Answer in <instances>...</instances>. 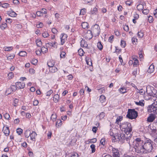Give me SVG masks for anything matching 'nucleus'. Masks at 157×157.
<instances>
[{
    "mask_svg": "<svg viewBox=\"0 0 157 157\" xmlns=\"http://www.w3.org/2000/svg\"><path fill=\"white\" fill-rule=\"evenodd\" d=\"M121 127L124 129V133H121L117 136H114L115 139L117 138L119 141L124 143L126 141L130 146L131 142L134 141L133 138L132 137V128L130 123L128 122H124L121 125Z\"/></svg>",
    "mask_w": 157,
    "mask_h": 157,
    "instance_id": "1",
    "label": "nucleus"
},
{
    "mask_svg": "<svg viewBox=\"0 0 157 157\" xmlns=\"http://www.w3.org/2000/svg\"><path fill=\"white\" fill-rule=\"evenodd\" d=\"M153 142L149 140L146 141L144 144L139 146L137 144V153L141 154H146L151 152L153 148L152 143Z\"/></svg>",
    "mask_w": 157,
    "mask_h": 157,
    "instance_id": "2",
    "label": "nucleus"
},
{
    "mask_svg": "<svg viewBox=\"0 0 157 157\" xmlns=\"http://www.w3.org/2000/svg\"><path fill=\"white\" fill-rule=\"evenodd\" d=\"M126 116L131 119H135L138 116V113L135 109H129Z\"/></svg>",
    "mask_w": 157,
    "mask_h": 157,
    "instance_id": "3",
    "label": "nucleus"
},
{
    "mask_svg": "<svg viewBox=\"0 0 157 157\" xmlns=\"http://www.w3.org/2000/svg\"><path fill=\"white\" fill-rule=\"evenodd\" d=\"M146 92L147 94L151 97H157V90L152 87L147 88Z\"/></svg>",
    "mask_w": 157,
    "mask_h": 157,
    "instance_id": "4",
    "label": "nucleus"
},
{
    "mask_svg": "<svg viewBox=\"0 0 157 157\" xmlns=\"http://www.w3.org/2000/svg\"><path fill=\"white\" fill-rule=\"evenodd\" d=\"M100 27L98 25L95 24L91 28V35H94L95 36H98L100 34Z\"/></svg>",
    "mask_w": 157,
    "mask_h": 157,
    "instance_id": "5",
    "label": "nucleus"
},
{
    "mask_svg": "<svg viewBox=\"0 0 157 157\" xmlns=\"http://www.w3.org/2000/svg\"><path fill=\"white\" fill-rule=\"evenodd\" d=\"M147 108V111L149 113L153 112V114L157 115V109L156 108L153 104L149 105Z\"/></svg>",
    "mask_w": 157,
    "mask_h": 157,
    "instance_id": "6",
    "label": "nucleus"
},
{
    "mask_svg": "<svg viewBox=\"0 0 157 157\" xmlns=\"http://www.w3.org/2000/svg\"><path fill=\"white\" fill-rule=\"evenodd\" d=\"M136 144L134 146V148L136 152H137V144L138 146H140L142 145L143 141L141 140L140 138H137L136 139Z\"/></svg>",
    "mask_w": 157,
    "mask_h": 157,
    "instance_id": "7",
    "label": "nucleus"
},
{
    "mask_svg": "<svg viewBox=\"0 0 157 157\" xmlns=\"http://www.w3.org/2000/svg\"><path fill=\"white\" fill-rule=\"evenodd\" d=\"M155 117V114L153 113H151L150 116L148 117L147 121L148 122H151L154 121Z\"/></svg>",
    "mask_w": 157,
    "mask_h": 157,
    "instance_id": "8",
    "label": "nucleus"
},
{
    "mask_svg": "<svg viewBox=\"0 0 157 157\" xmlns=\"http://www.w3.org/2000/svg\"><path fill=\"white\" fill-rule=\"evenodd\" d=\"M16 85L18 89H23L25 86V84L24 82H17Z\"/></svg>",
    "mask_w": 157,
    "mask_h": 157,
    "instance_id": "9",
    "label": "nucleus"
},
{
    "mask_svg": "<svg viewBox=\"0 0 157 157\" xmlns=\"http://www.w3.org/2000/svg\"><path fill=\"white\" fill-rule=\"evenodd\" d=\"M37 135L36 133L34 131H33L31 133L30 136V139L33 141L35 142L36 141L35 137L37 136Z\"/></svg>",
    "mask_w": 157,
    "mask_h": 157,
    "instance_id": "10",
    "label": "nucleus"
},
{
    "mask_svg": "<svg viewBox=\"0 0 157 157\" xmlns=\"http://www.w3.org/2000/svg\"><path fill=\"white\" fill-rule=\"evenodd\" d=\"M57 43L56 42H52L48 43L46 44V46L47 47L48 46L49 47V46H51L54 48H57Z\"/></svg>",
    "mask_w": 157,
    "mask_h": 157,
    "instance_id": "11",
    "label": "nucleus"
},
{
    "mask_svg": "<svg viewBox=\"0 0 157 157\" xmlns=\"http://www.w3.org/2000/svg\"><path fill=\"white\" fill-rule=\"evenodd\" d=\"M3 131L6 136H8L10 133L9 128L7 127H4L3 128Z\"/></svg>",
    "mask_w": 157,
    "mask_h": 157,
    "instance_id": "12",
    "label": "nucleus"
},
{
    "mask_svg": "<svg viewBox=\"0 0 157 157\" xmlns=\"http://www.w3.org/2000/svg\"><path fill=\"white\" fill-rule=\"evenodd\" d=\"M67 35L63 34L62 35V37L61 38V43L62 45H63L65 41L67 40Z\"/></svg>",
    "mask_w": 157,
    "mask_h": 157,
    "instance_id": "13",
    "label": "nucleus"
},
{
    "mask_svg": "<svg viewBox=\"0 0 157 157\" xmlns=\"http://www.w3.org/2000/svg\"><path fill=\"white\" fill-rule=\"evenodd\" d=\"M80 45L82 47H86V48L88 45L84 40L82 39V40L80 42Z\"/></svg>",
    "mask_w": 157,
    "mask_h": 157,
    "instance_id": "14",
    "label": "nucleus"
},
{
    "mask_svg": "<svg viewBox=\"0 0 157 157\" xmlns=\"http://www.w3.org/2000/svg\"><path fill=\"white\" fill-rule=\"evenodd\" d=\"M144 4H145V3H143L142 4H140L137 5V8L138 10L141 11L143 10L144 8Z\"/></svg>",
    "mask_w": 157,
    "mask_h": 157,
    "instance_id": "15",
    "label": "nucleus"
},
{
    "mask_svg": "<svg viewBox=\"0 0 157 157\" xmlns=\"http://www.w3.org/2000/svg\"><path fill=\"white\" fill-rule=\"evenodd\" d=\"M49 71L52 73H54L58 71L57 68L55 66L49 68Z\"/></svg>",
    "mask_w": 157,
    "mask_h": 157,
    "instance_id": "16",
    "label": "nucleus"
},
{
    "mask_svg": "<svg viewBox=\"0 0 157 157\" xmlns=\"http://www.w3.org/2000/svg\"><path fill=\"white\" fill-rule=\"evenodd\" d=\"M144 100H141L139 102L135 101V103L137 105L143 106L144 105Z\"/></svg>",
    "mask_w": 157,
    "mask_h": 157,
    "instance_id": "17",
    "label": "nucleus"
},
{
    "mask_svg": "<svg viewBox=\"0 0 157 157\" xmlns=\"http://www.w3.org/2000/svg\"><path fill=\"white\" fill-rule=\"evenodd\" d=\"M154 65H153L152 64H151V65L148 68V69L147 70V71L148 73H152L153 71H154Z\"/></svg>",
    "mask_w": 157,
    "mask_h": 157,
    "instance_id": "18",
    "label": "nucleus"
},
{
    "mask_svg": "<svg viewBox=\"0 0 157 157\" xmlns=\"http://www.w3.org/2000/svg\"><path fill=\"white\" fill-rule=\"evenodd\" d=\"M17 88L16 86L15 85H11L10 87L8 89V91L9 90H11L12 91H15L16 89Z\"/></svg>",
    "mask_w": 157,
    "mask_h": 157,
    "instance_id": "19",
    "label": "nucleus"
},
{
    "mask_svg": "<svg viewBox=\"0 0 157 157\" xmlns=\"http://www.w3.org/2000/svg\"><path fill=\"white\" fill-rule=\"evenodd\" d=\"M59 96L58 94H55L53 97V100L55 102H57L59 100Z\"/></svg>",
    "mask_w": 157,
    "mask_h": 157,
    "instance_id": "20",
    "label": "nucleus"
},
{
    "mask_svg": "<svg viewBox=\"0 0 157 157\" xmlns=\"http://www.w3.org/2000/svg\"><path fill=\"white\" fill-rule=\"evenodd\" d=\"M31 133V132L30 130H26L25 132V137L26 138H28L30 136Z\"/></svg>",
    "mask_w": 157,
    "mask_h": 157,
    "instance_id": "21",
    "label": "nucleus"
},
{
    "mask_svg": "<svg viewBox=\"0 0 157 157\" xmlns=\"http://www.w3.org/2000/svg\"><path fill=\"white\" fill-rule=\"evenodd\" d=\"M89 26L87 22H83L82 23V28L84 29H86L88 28Z\"/></svg>",
    "mask_w": 157,
    "mask_h": 157,
    "instance_id": "22",
    "label": "nucleus"
},
{
    "mask_svg": "<svg viewBox=\"0 0 157 157\" xmlns=\"http://www.w3.org/2000/svg\"><path fill=\"white\" fill-rule=\"evenodd\" d=\"M100 100L101 103L104 102L106 100L105 97L103 95H101L100 98Z\"/></svg>",
    "mask_w": 157,
    "mask_h": 157,
    "instance_id": "23",
    "label": "nucleus"
},
{
    "mask_svg": "<svg viewBox=\"0 0 157 157\" xmlns=\"http://www.w3.org/2000/svg\"><path fill=\"white\" fill-rule=\"evenodd\" d=\"M51 119L52 120L53 122L55 121L57 118V116L56 114H52L51 117Z\"/></svg>",
    "mask_w": 157,
    "mask_h": 157,
    "instance_id": "24",
    "label": "nucleus"
},
{
    "mask_svg": "<svg viewBox=\"0 0 157 157\" xmlns=\"http://www.w3.org/2000/svg\"><path fill=\"white\" fill-rule=\"evenodd\" d=\"M112 147V151L113 152V154H117L119 153V151L118 149L114 147Z\"/></svg>",
    "mask_w": 157,
    "mask_h": 157,
    "instance_id": "25",
    "label": "nucleus"
},
{
    "mask_svg": "<svg viewBox=\"0 0 157 157\" xmlns=\"http://www.w3.org/2000/svg\"><path fill=\"white\" fill-rule=\"evenodd\" d=\"M62 124V121L60 120H58L56 122V126L57 127L58 126H59L61 125Z\"/></svg>",
    "mask_w": 157,
    "mask_h": 157,
    "instance_id": "26",
    "label": "nucleus"
},
{
    "mask_svg": "<svg viewBox=\"0 0 157 157\" xmlns=\"http://www.w3.org/2000/svg\"><path fill=\"white\" fill-rule=\"evenodd\" d=\"M36 44L38 47H40L42 45V42L40 40H38L36 41Z\"/></svg>",
    "mask_w": 157,
    "mask_h": 157,
    "instance_id": "27",
    "label": "nucleus"
},
{
    "mask_svg": "<svg viewBox=\"0 0 157 157\" xmlns=\"http://www.w3.org/2000/svg\"><path fill=\"white\" fill-rule=\"evenodd\" d=\"M90 148L91 149L92 153H93L95 151V146L94 144H92L90 146Z\"/></svg>",
    "mask_w": 157,
    "mask_h": 157,
    "instance_id": "28",
    "label": "nucleus"
},
{
    "mask_svg": "<svg viewBox=\"0 0 157 157\" xmlns=\"http://www.w3.org/2000/svg\"><path fill=\"white\" fill-rule=\"evenodd\" d=\"M26 52L24 51H21L19 53V55L21 56H24L26 55Z\"/></svg>",
    "mask_w": 157,
    "mask_h": 157,
    "instance_id": "29",
    "label": "nucleus"
},
{
    "mask_svg": "<svg viewBox=\"0 0 157 157\" xmlns=\"http://www.w3.org/2000/svg\"><path fill=\"white\" fill-rule=\"evenodd\" d=\"M97 47L100 50H101L103 48V46L101 42H98L97 44Z\"/></svg>",
    "mask_w": 157,
    "mask_h": 157,
    "instance_id": "30",
    "label": "nucleus"
},
{
    "mask_svg": "<svg viewBox=\"0 0 157 157\" xmlns=\"http://www.w3.org/2000/svg\"><path fill=\"white\" fill-rule=\"evenodd\" d=\"M123 117L121 116H120L117 117L116 120V123L118 124L119 121H121L122 120Z\"/></svg>",
    "mask_w": 157,
    "mask_h": 157,
    "instance_id": "31",
    "label": "nucleus"
},
{
    "mask_svg": "<svg viewBox=\"0 0 157 157\" xmlns=\"http://www.w3.org/2000/svg\"><path fill=\"white\" fill-rule=\"evenodd\" d=\"M47 64L48 66L50 67H53L54 65V64L53 63V62L52 61H50L48 62L47 63Z\"/></svg>",
    "mask_w": 157,
    "mask_h": 157,
    "instance_id": "32",
    "label": "nucleus"
},
{
    "mask_svg": "<svg viewBox=\"0 0 157 157\" xmlns=\"http://www.w3.org/2000/svg\"><path fill=\"white\" fill-rule=\"evenodd\" d=\"M41 51L42 53H44L47 52L48 49L44 47H42L41 49Z\"/></svg>",
    "mask_w": 157,
    "mask_h": 157,
    "instance_id": "33",
    "label": "nucleus"
},
{
    "mask_svg": "<svg viewBox=\"0 0 157 157\" xmlns=\"http://www.w3.org/2000/svg\"><path fill=\"white\" fill-rule=\"evenodd\" d=\"M16 132L19 135H21L23 132V130L20 128H18L17 129Z\"/></svg>",
    "mask_w": 157,
    "mask_h": 157,
    "instance_id": "34",
    "label": "nucleus"
},
{
    "mask_svg": "<svg viewBox=\"0 0 157 157\" xmlns=\"http://www.w3.org/2000/svg\"><path fill=\"white\" fill-rule=\"evenodd\" d=\"M86 12V10L85 9L83 8L81 9L80 10V14L84 15Z\"/></svg>",
    "mask_w": 157,
    "mask_h": 157,
    "instance_id": "35",
    "label": "nucleus"
},
{
    "mask_svg": "<svg viewBox=\"0 0 157 157\" xmlns=\"http://www.w3.org/2000/svg\"><path fill=\"white\" fill-rule=\"evenodd\" d=\"M66 53L64 52H61L60 54V57L61 58H64L65 57Z\"/></svg>",
    "mask_w": 157,
    "mask_h": 157,
    "instance_id": "36",
    "label": "nucleus"
},
{
    "mask_svg": "<svg viewBox=\"0 0 157 157\" xmlns=\"http://www.w3.org/2000/svg\"><path fill=\"white\" fill-rule=\"evenodd\" d=\"M105 116V113L104 112H101L100 113L99 115L100 119H102Z\"/></svg>",
    "mask_w": 157,
    "mask_h": 157,
    "instance_id": "37",
    "label": "nucleus"
},
{
    "mask_svg": "<svg viewBox=\"0 0 157 157\" xmlns=\"http://www.w3.org/2000/svg\"><path fill=\"white\" fill-rule=\"evenodd\" d=\"M120 92L124 94L126 92V89L124 88H121V89H119Z\"/></svg>",
    "mask_w": 157,
    "mask_h": 157,
    "instance_id": "38",
    "label": "nucleus"
},
{
    "mask_svg": "<svg viewBox=\"0 0 157 157\" xmlns=\"http://www.w3.org/2000/svg\"><path fill=\"white\" fill-rule=\"evenodd\" d=\"M17 15V14L14 11H12L9 13V15L12 17H15Z\"/></svg>",
    "mask_w": 157,
    "mask_h": 157,
    "instance_id": "39",
    "label": "nucleus"
},
{
    "mask_svg": "<svg viewBox=\"0 0 157 157\" xmlns=\"http://www.w3.org/2000/svg\"><path fill=\"white\" fill-rule=\"evenodd\" d=\"M42 36L44 38H47L49 36V35L47 32H44L42 33Z\"/></svg>",
    "mask_w": 157,
    "mask_h": 157,
    "instance_id": "40",
    "label": "nucleus"
},
{
    "mask_svg": "<svg viewBox=\"0 0 157 157\" xmlns=\"http://www.w3.org/2000/svg\"><path fill=\"white\" fill-rule=\"evenodd\" d=\"M106 141L105 138H102L100 141V143L101 144L104 145L105 144Z\"/></svg>",
    "mask_w": 157,
    "mask_h": 157,
    "instance_id": "41",
    "label": "nucleus"
},
{
    "mask_svg": "<svg viewBox=\"0 0 157 157\" xmlns=\"http://www.w3.org/2000/svg\"><path fill=\"white\" fill-rule=\"evenodd\" d=\"M125 41L123 40H121V45L122 48H124L125 46Z\"/></svg>",
    "mask_w": 157,
    "mask_h": 157,
    "instance_id": "42",
    "label": "nucleus"
},
{
    "mask_svg": "<svg viewBox=\"0 0 157 157\" xmlns=\"http://www.w3.org/2000/svg\"><path fill=\"white\" fill-rule=\"evenodd\" d=\"M139 61L138 60L135 59L134 60V62L133 64V66L134 67H136L137 65L138 64Z\"/></svg>",
    "mask_w": 157,
    "mask_h": 157,
    "instance_id": "43",
    "label": "nucleus"
},
{
    "mask_svg": "<svg viewBox=\"0 0 157 157\" xmlns=\"http://www.w3.org/2000/svg\"><path fill=\"white\" fill-rule=\"evenodd\" d=\"M138 36L140 38H142L144 36L143 33L141 32H139L138 33Z\"/></svg>",
    "mask_w": 157,
    "mask_h": 157,
    "instance_id": "44",
    "label": "nucleus"
},
{
    "mask_svg": "<svg viewBox=\"0 0 157 157\" xmlns=\"http://www.w3.org/2000/svg\"><path fill=\"white\" fill-rule=\"evenodd\" d=\"M4 117L6 119H7L8 120H9L10 119V115L7 113H6L4 115Z\"/></svg>",
    "mask_w": 157,
    "mask_h": 157,
    "instance_id": "45",
    "label": "nucleus"
},
{
    "mask_svg": "<svg viewBox=\"0 0 157 157\" xmlns=\"http://www.w3.org/2000/svg\"><path fill=\"white\" fill-rule=\"evenodd\" d=\"M13 76V72H10L8 74V78H11Z\"/></svg>",
    "mask_w": 157,
    "mask_h": 157,
    "instance_id": "46",
    "label": "nucleus"
},
{
    "mask_svg": "<svg viewBox=\"0 0 157 157\" xmlns=\"http://www.w3.org/2000/svg\"><path fill=\"white\" fill-rule=\"evenodd\" d=\"M53 93V91L50 90L49 91H48L46 93V96H50V95Z\"/></svg>",
    "mask_w": 157,
    "mask_h": 157,
    "instance_id": "47",
    "label": "nucleus"
},
{
    "mask_svg": "<svg viewBox=\"0 0 157 157\" xmlns=\"http://www.w3.org/2000/svg\"><path fill=\"white\" fill-rule=\"evenodd\" d=\"M97 9L96 7L94 8L92 10H91V13L92 14H94L96 12H97Z\"/></svg>",
    "mask_w": 157,
    "mask_h": 157,
    "instance_id": "48",
    "label": "nucleus"
},
{
    "mask_svg": "<svg viewBox=\"0 0 157 157\" xmlns=\"http://www.w3.org/2000/svg\"><path fill=\"white\" fill-rule=\"evenodd\" d=\"M139 92L141 95H143L144 94H145V91L143 89L140 90Z\"/></svg>",
    "mask_w": 157,
    "mask_h": 157,
    "instance_id": "49",
    "label": "nucleus"
},
{
    "mask_svg": "<svg viewBox=\"0 0 157 157\" xmlns=\"http://www.w3.org/2000/svg\"><path fill=\"white\" fill-rule=\"evenodd\" d=\"M89 60V59H87V58H86V63L88 65H89L90 66L92 64V63L91 61H88Z\"/></svg>",
    "mask_w": 157,
    "mask_h": 157,
    "instance_id": "50",
    "label": "nucleus"
},
{
    "mask_svg": "<svg viewBox=\"0 0 157 157\" xmlns=\"http://www.w3.org/2000/svg\"><path fill=\"white\" fill-rule=\"evenodd\" d=\"M149 12V10L148 9H144L143 11V13L144 14H147Z\"/></svg>",
    "mask_w": 157,
    "mask_h": 157,
    "instance_id": "51",
    "label": "nucleus"
},
{
    "mask_svg": "<svg viewBox=\"0 0 157 157\" xmlns=\"http://www.w3.org/2000/svg\"><path fill=\"white\" fill-rule=\"evenodd\" d=\"M39 103V101L37 100H35L33 101V105L34 106H36Z\"/></svg>",
    "mask_w": 157,
    "mask_h": 157,
    "instance_id": "52",
    "label": "nucleus"
},
{
    "mask_svg": "<svg viewBox=\"0 0 157 157\" xmlns=\"http://www.w3.org/2000/svg\"><path fill=\"white\" fill-rule=\"evenodd\" d=\"M7 27V25L6 23L3 24L1 26V28L2 29H5Z\"/></svg>",
    "mask_w": 157,
    "mask_h": 157,
    "instance_id": "53",
    "label": "nucleus"
},
{
    "mask_svg": "<svg viewBox=\"0 0 157 157\" xmlns=\"http://www.w3.org/2000/svg\"><path fill=\"white\" fill-rule=\"evenodd\" d=\"M152 128H154L157 130V123H155L153 124V126L152 127Z\"/></svg>",
    "mask_w": 157,
    "mask_h": 157,
    "instance_id": "54",
    "label": "nucleus"
},
{
    "mask_svg": "<svg viewBox=\"0 0 157 157\" xmlns=\"http://www.w3.org/2000/svg\"><path fill=\"white\" fill-rule=\"evenodd\" d=\"M113 38H114V36H113V35H112L111 36L109 37V41L111 42V43H112L113 41Z\"/></svg>",
    "mask_w": 157,
    "mask_h": 157,
    "instance_id": "55",
    "label": "nucleus"
},
{
    "mask_svg": "<svg viewBox=\"0 0 157 157\" xmlns=\"http://www.w3.org/2000/svg\"><path fill=\"white\" fill-rule=\"evenodd\" d=\"M52 31L54 34H56L58 32L57 29L55 28H52Z\"/></svg>",
    "mask_w": 157,
    "mask_h": 157,
    "instance_id": "56",
    "label": "nucleus"
},
{
    "mask_svg": "<svg viewBox=\"0 0 157 157\" xmlns=\"http://www.w3.org/2000/svg\"><path fill=\"white\" fill-rule=\"evenodd\" d=\"M113 130L110 129L109 132V134L111 136H113V137L114 138V136H114V133L113 131Z\"/></svg>",
    "mask_w": 157,
    "mask_h": 157,
    "instance_id": "57",
    "label": "nucleus"
},
{
    "mask_svg": "<svg viewBox=\"0 0 157 157\" xmlns=\"http://www.w3.org/2000/svg\"><path fill=\"white\" fill-rule=\"evenodd\" d=\"M29 109L28 106H22L21 108V109L24 110L26 111L28 110Z\"/></svg>",
    "mask_w": 157,
    "mask_h": 157,
    "instance_id": "58",
    "label": "nucleus"
},
{
    "mask_svg": "<svg viewBox=\"0 0 157 157\" xmlns=\"http://www.w3.org/2000/svg\"><path fill=\"white\" fill-rule=\"evenodd\" d=\"M13 47H8L6 48L5 51H10L12 49Z\"/></svg>",
    "mask_w": 157,
    "mask_h": 157,
    "instance_id": "59",
    "label": "nucleus"
},
{
    "mask_svg": "<svg viewBox=\"0 0 157 157\" xmlns=\"http://www.w3.org/2000/svg\"><path fill=\"white\" fill-rule=\"evenodd\" d=\"M43 26V24L42 23H40L36 25L37 28H42Z\"/></svg>",
    "mask_w": 157,
    "mask_h": 157,
    "instance_id": "60",
    "label": "nucleus"
},
{
    "mask_svg": "<svg viewBox=\"0 0 157 157\" xmlns=\"http://www.w3.org/2000/svg\"><path fill=\"white\" fill-rule=\"evenodd\" d=\"M41 12H42V14L44 13L45 14H46L47 13V10L44 8L42 9L41 10Z\"/></svg>",
    "mask_w": 157,
    "mask_h": 157,
    "instance_id": "61",
    "label": "nucleus"
},
{
    "mask_svg": "<svg viewBox=\"0 0 157 157\" xmlns=\"http://www.w3.org/2000/svg\"><path fill=\"white\" fill-rule=\"evenodd\" d=\"M124 30L126 31H128L129 30V27L128 25H125L124 27Z\"/></svg>",
    "mask_w": 157,
    "mask_h": 157,
    "instance_id": "62",
    "label": "nucleus"
},
{
    "mask_svg": "<svg viewBox=\"0 0 157 157\" xmlns=\"http://www.w3.org/2000/svg\"><path fill=\"white\" fill-rule=\"evenodd\" d=\"M113 157H120V154L119 153L113 154Z\"/></svg>",
    "mask_w": 157,
    "mask_h": 157,
    "instance_id": "63",
    "label": "nucleus"
},
{
    "mask_svg": "<svg viewBox=\"0 0 157 157\" xmlns=\"http://www.w3.org/2000/svg\"><path fill=\"white\" fill-rule=\"evenodd\" d=\"M78 154L77 153H74L73 154L71 157H78Z\"/></svg>",
    "mask_w": 157,
    "mask_h": 157,
    "instance_id": "64",
    "label": "nucleus"
}]
</instances>
